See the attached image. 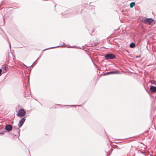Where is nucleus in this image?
Listing matches in <instances>:
<instances>
[{"label": "nucleus", "instance_id": "0eeeda50", "mask_svg": "<svg viewBox=\"0 0 156 156\" xmlns=\"http://www.w3.org/2000/svg\"><path fill=\"white\" fill-rule=\"evenodd\" d=\"M117 73V72L115 71H111L110 72H108L105 73V74H115Z\"/></svg>", "mask_w": 156, "mask_h": 156}, {"label": "nucleus", "instance_id": "39448f33", "mask_svg": "<svg viewBox=\"0 0 156 156\" xmlns=\"http://www.w3.org/2000/svg\"><path fill=\"white\" fill-rule=\"evenodd\" d=\"M5 129L8 131H10L12 130V126L10 124H7L6 125Z\"/></svg>", "mask_w": 156, "mask_h": 156}, {"label": "nucleus", "instance_id": "7ed1b4c3", "mask_svg": "<svg viewBox=\"0 0 156 156\" xmlns=\"http://www.w3.org/2000/svg\"><path fill=\"white\" fill-rule=\"evenodd\" d=\"M26 111L23 108L20 109L17 112V115L19 117H23L25 115Z\"/></svg>", "mask_w": 156, "mask_h": 156}, {"label": "nucleus", "instance_id": "1a4fd4ad", "mask_svg": "<svg viewBox=\"0 0 156 156\" xmlns=\"http://www.w3.org/2000/svg\"><path fill=\"white\" fill-rule=\"evenodd\" d=\"M135 2H133L130 3V7L131 8H132L135 5Z\"/></svg>", "mask_w": 156, "mask_h": 156}, {"label": "nucleus", "instance_id": "20e7f679", "mask_svg": "<svg viewBox=\"0 0 156 156\" xmlns=\"http://www.w3.org/2000/svg\"><path fill=\"white\" fill-rule=\"evenodd\" d=\"M26 120V117H23L20 121L18 124V126L19 127L18 128V129L21 127L22 126L24 122Z\"/></svg>", "mask_w": 156, "mask_h": 156}, {"label": "nucleus", "instance_id": "423d86ee", "mask_svg": "<svg viewBox=\"0 0 156 156\" xmlns=\"http://www.w3.org/2000/svg\"><path fill=\"white\" fill-rule=\"evenodd\" d=\"M150 90L153 92H155L156 91V87L152 86L150 87Z\"/></svg>", "mask_w": 156, "mask_h": 156}, {"label": "nucleus", "instance_id": "f8f14e48", "mask_svg": "<svg viewBox=\"0 0 156 156\" xmlns=\"http://www.w3.org/2000/svg\"><path fill=\"white\" fill-rule=\"evenodd\" d=\"M68 47V48H75L74 46H70V47Z\"/></svg>", "mask_w": 156, "mask_h": 156}, {"label": "nucleus", "instance_id": "f257e3e1", "mask_svg": "<svg viewBox=\"0 0 156 156\" xmlns=\"http://www.w3.org/2000/svg\"><path fill=\"white\" fill-rule=\"evenodd\" d=\"M105 58L106 60L113 59L115 58L116 56L115 55L110 53L105 55Z\"/></svg>", "mask_w": 156, "mask_h": 156}, {"label": "nucleus", "instance_id": "2eb2a0df", "mask_svg": "<svg viewBox=\"0 0 156 156\" xmlns=\"http://www.w3.org/2000/svg\"><path fill=\"white\" fill-rule=\"evenodd\" d=\"M36 61L34 62L33 64H34Z\"/></svg>", "mask_w": 156, "mask_h": 156}, {"label": "nucleus", "instance_id": "6e6552de", "mask_svg": "<svg viewBox=\"0 0 156 156\" xmlns=\"http://www.w3.org/2000/svg\"><path fill=\"white\" fill-rule=\"evenodd\" d=\"M129 46L131 48H133L135 47V43L132 42L129 45Z\"/></svg>", "mask_w": 156, "mask_h": 156}, {"label": "nucleus", "instance_id": "f03ea898", "mask_svg": "<svg viewBox=\"0 0 156 156\" xmlns=\"http://www.w3.org/2000/svg\"><path fill=\"white\" fill-rule=\"evenodd\" d=\"M144 22L145 24H153L154 23V20L151 18H146L144 20Z\"/></svg>", "mask_w": 156, "mask_h": 156}, {"label": "nucleus", "instance_id": "9d476101", "mask_svg": "<svg viewBox=\"0 0 156 156\" xmlns=\"http://www.w3.org/2000/svg\"><path fill=\"white\" fill-rule=\"evenodd\" d=\"M62 46H63V45H59V46H55V47H51V48H49L47 49H51V48H56V47H61Z\"/></svg>", "mask_w": 156, "mask_h": 156}, {"label": "nucleus", "instance_id": "dca6fc26", "mask_svg": "<svg viewBox=\"0 0 156 156\" xmlns=\"http://www.w3.org/2000/svg\"><path fill=\"white\" fill-rule=\"evenodd\" d=\"M63 44H65H65L64 43H63Z\"/></svg>", "mask_w": 156, "mask_h": 156}, {"label": "nucleus", "instance_id": "9b49d317", "mask_svg": "<svg viewBox=\"0 0 156 156\" xmlns=\"http://www.w3.org/2000/svg\"><path fill=\"white\" fill-rule=\"evenodd\" d=\"M0 134L4 135V132H0Z\"/></svg>", "mask_w": 156, "mask_h": 156}, {"label": "nucleus", "instance_id": "4468645a", "mask_svg": "<svg viewBox=\"0 0 156 156\" xmlns=\"http://www.w3.org/2000/svg\"><path fill=\"white\" fill-rule=\"evenodd\" d=\"M9 44H10V45H9L10 48H11V44H10V43H9Z\"/></svg>", "mask_w": 156, "mask_h": 156}, {"label": "nucleus", "instance_id": "ddd939ff", "mask_svg": "<svg viewBox=\"0 0 156 156\" xmlns=\"http://www.w3.org/2000/svg\"><path fill=\"white\" fill-rule=\"evenodd\" d=\"M33 65V64L31 65L30 66H26V67H30V66H32V65Z\"/></svg>", "mask_w": 156, "mask_h": 156}]
</instances>
